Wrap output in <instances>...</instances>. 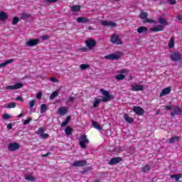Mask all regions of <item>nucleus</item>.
Returning a JSON list of instances; mask_svg holds the SVG:
<instances>
[{
  "instance_id": "nucleus-22",
  "label": "nucleus",
  "mask_w": 182,
  "mask_h": 182,
  "mask_svg": "<svg viewBox=\"0 0 182 182\" xmlns=\"http://www.w3.org/2000/svg\"><path fill=\"white\" fill-rule=\"evenodd\" d=\"M9 63H14V59H9L6 60L4 63H0V68H4L9 65Z\"/></svg>"
},
{
  "instance_id": "nucleus-42",
  "label": "nucleus",
  "mask_w": 182,
  "mask_h": 182,
  "mask_svg": "<svg viewBox=\"0 0 182 182\" xmlns=\"http://www.w3.org/2000/svg\"><path fill=\"white\" fill-rule=\"evenodd\" d=\"M45 133V129L42 127H39L36 134H40V136H42Z\"/></svg>"
},
{
  "instance_id": "nucleus-36",
  "label": "nucleus",
  "mask_w": 182,
  "mask_h": 182,
  "mask_svg": "<svg viewBox=\"0 0 182 182\" xmlns=\"http://www.w3.org/2000/svg\"><path fill=\"white\" fill-rule=\"evenodd\" d=\"M99 105H100V100L95 98V100L93 102L94 109H96V107H97V106H99Z\"/></svg>"
},
{
  "instance_id": "nucleus-7",
  "label": "nucleus",
  "mask_w": 182,
  "mask_h": 182,
  "mask_svg": "<svg viewBox=\"0 0 182 182\" xmlns=\"http://www.w3.org/2000/svg\"><path fill=\"white\" fill-rule=\"evenodd\" d=\"M21 145L18 143H11L9 144L8 149L9 151H15L20 149Z\"/></svg>"
},
{
  "instance_id": "nucleus-27",
  "label": "nucleus",
  "mask_w": 182,
  "mask_h": 182,
  "mask_svg": "<svg viewBox=\"0 0 182 182\" xmlns=\"http://www.w3.org/2000/svg\"><path fill=\"white\" fill-rule=\"evenodd\" d=\"M59 95V90H55L50 95V100H53L56 96Z\"/></svg>"
},
{
  "instance_id": "nucleus-37",
  "label": "nucleus",
  "mask_w": 182,
  "mask_h": 182,
  "mask_svg": "<svg viewBox=\"0 0 182 182\" xmlns=\"http://www.w3.org/2000/svg\"><path fill=\"white\" fill-rule=\"evenodd\" d=\"M124 77H126V76L123 74H118L115 76V79H117V80H123Z\"/></svg>"
},
{
  "instance_id": "nucleus-17",
  "label": "nucleus",
  "mask_w": 182,
  "mask_h": 182,
  "mask_svg": "<svg viewBox=\"0 0 182 182\" xmlns=\"http://www.w3.org/2000/svg\"><path fill=\"white\" fill-rule=\"evenodd\" d=\"M77 22L78 23H87V22H90V19L86 17H78L77 18Z\"/></svg>"
},
{
  "instance_id": "nucleus-35",
  "label": "nucleus",
  "mask_w": 182,
  "mask_h": 182,
  "mask_svg": "<svg viewBox=\"0 0 182 182\" xmlns=\"http://www.w3.org/2000/svg\"><path fill=\"white\" fill-rule=\"evenodd\" d=\"M173 112H175L176 114L181 115V109L178 107H175L173 108Z\"/></svg>"
},
{
  "instance_id": "nucleus-57",
  "label": "nucleus",
  "mask_w": 182,
  "mask_h": 182,
  "mask_svg": "<svg viewBox=\"0 0 182 182\" xmlns=\"http://www.w3.org/2000/svg\"><path fill=\"white\" fill-rule=\"evenodd\" d=\"M16 100H19L20 102H23V98H22L21 96L17 97Z\"/></svg>"
},
{
  "instance_id": "nucleus-26",
  "label": "nucleus",
  "mask_w": 182,
  "mask_h": 182,
  "mask_svg": "<svg viewBox=\"0 0 182 182\" xmlns=\"http://www.w3.org/2000/svg\"><path fill=\"white\" fill-rule=\"evenodd\" d=\"M148 29L147 27L145 26H141L137 28L138 33H143L144 32H147Z\"/></svg>"
},
{
  "instance_id": "nucleus-40",
  "label": "nucleus",
  "mask_w": 182,
  "mask_h": 182,
  "mask_svg": "<svg viewBox=\"0 0 182 182\" xmlns=\"http://www.w3.org/2000/svg\"><path fill=\"white\" fill-rule=\"evenodd\" d=\"M26 180H28V181H35L36 178L35 177L29 175H26L25 176Z\"/></svg>"
},
{
  "instance_id": "nucleus-9",
  "label": "nucleus",
  "mask_w": 182,
  "mask_h": 182,
  "mask_svg": "<svg viewBox=\"0 0 182 182\" xmlns=\"http://www.w3.org/2000/svg\"><path fill=\"white\" fill-rule=\"evenodd\" d=\"M133 112L138 116H141L144 114V109L140 106H134L133 107Z\"/></svg>"
},
{
  "instance_id": "nucleus-56",
  "label": "nucleus",
  "mask_w": 182,
  "mask_h": 182,
  "mask_svg": "<svg viewBox=\"0 0 182 182\" xmlns=\"http://www.w3.org/2000/svg\"><path fill=\"white\" fill-rule=\"evenodd\" d=\"M173 109V107L171 105H166V110H171Z\"/></svg>"
},
{
  "instance_id": "nucleus-21",
  "label": "nucleus",
  "mask_w": 182,
  "mask_h": 182,
  "mask_svg": "<svg viewBox=\"0 0 182 182\" xmlns=\"http://www.w3.org/2000/svg\"><path fill=\"white\" fill-rule=\"evenodd\" d=\"M176 141H180V136H173L169 139L170 144H173L176 143Z\"/></svg>"
},
{
  "instance_id": "nucleus-58",
  "label": "nucleus",
  "mask_w": 182,
  "mask_h": 182,
  "mask_svg": "<svg viewBox=\"0 0 182 182\" xmlns=\"http://www.w3.org/2000/svg\"><path fill=\"white\" fill-rule=\"evenodd\" d=\"M75 100V97H70L68 98V102H74Z\"/></svg>"
},
{
  "instance_id": "nucleus-15",
  "label": "nucleus",
  "mask_w": 182,
  "mask_h": 182,
  "mask_svg": "<svg viewBox=\"0 0 182 182\" xmlns=\"http://www.w3.org/2000/svg\"><path fill=\"white\" fill-rule=\"evenodd\" d=\"M86 46L89 48V49H93L95 46H96V41L93 39H90L89 41H85Z\"/></svg>"
},
{
  "instance_id": "nucleus-63",
  "label": "nucleus",
  "mask_w": 182,
  "mask_h": 182,
  "mask_svg": "<svg viewBox=\"0 0 182 182\" xmlns=\"http://www.w3.org/2000/svg\"><path fill=\"white\" fill-rule=\"evenodd\" d=\"M159 114H160V109H158V110H156V115L157 116V115H159Z\"/></svg>"
},
{
  "instance_id": "nucleus-47",
  "label": "nucleus",
  "mask_w": 182,
  "mask_h": 182,
  "mask_svg": "<svg viewBox=\"0 0 182 182\" xmlns=\"http://www.w3.org/2000/svg\"><path fill=\"white\" fill-rule=\"evenodd\" d=\"M50 80L51 82H53L54 83H58V82H59V80L56 79L55 77H51Z\"/></svg>"
},
{
  "instance_id": "nucleus-4",
  "label": "nucleus",
  "mask_w": 182,
  "mask_h": 182,
  "mask_svg": "<svg viewBox=\"0 0 182 182\" xmlns=\"http://www.w3.org/2000/svg\"><path fill=\"white\" fill-rule=\"evenodd\" d=\"M79 143L81 149H86V144H88L89 143V139H87V136L86 134L81 135Z\"/></svg>"
},
{
  "instance_id": "nucleus-8",
  "label": "nucleus",
  "mask_w": 182,
  "mask_h": 182,
  "mask_svg": "<svg viewBox=\"0 0 182 182\" xmlns=\"http://www.w3.org/2000/svg\"><path fill=\"white\" fill-rule=\"evenodd\" d=\"M87 161H86V160H82L74 161L73 166V167H85V166H87Z\"/></svg>"
},
{
  "instance_id": "nucleus-16",
  "label": "nucleus",
  "mask_w": 182,
  "mask_h": 182,
  "mask_svg": "<svg viewBox=\"0 0 182 182\" xmlns=\"http://www.w3.org/2000/svg\"><path fill=\"white\" fill-rule=\"evenodd\" d=\"M171 92V88L170 87H168L162 90L159 96L160 97H163V96H166V95H168Z\"/></svg>"
},
{
  "instance_id": "nucleus-3",
  "label": "nucleus",
  "mask_w": 182,
  "mask_h": 182,
  "mask_svg": "<svg viewBox=\"0 0 182 182\" xmlns=\"http://www.w3.org/2000/svg\"><path fill=\"white\" fill-rule=\"evenodd\" d=\"M110 42L114 45H123V41H122L116 33L112 34L110 38Z\"/></svg>"
},
{
  "instance_id": "nucleus-12",
  "label": "nucleus",
  "mask_w": 182,
  "mask_h": 182,
  "mask_svg": "<svg viewBox=\"0 0 182 182\" xmlns=\"http://www.w3.org/2000/svg\"><path fill=\"white\" fill-rule=\"evenodd\" d=\"M101 25L103 26H110L111 28H116L117 24L113 21H102Z\"/></svg>"
},
{
  "instance_id": "nucleus-43",
  "label": "nucleus",
  "mask_w": 182,
  "mask_h": 182,
  "mask_svg": "<svg viewBox=\"0 0 182 182\" xmlns=\"http://www.w3.org/2000/svg\"><path fill=\"white\" fill-rule=\"evenodd\" d=\"M145 23H154L156 21L153 19L150 18H146V20L144 21Z\"/></svg>"
},
{
  "instance_id": "nucleus-41",
  "label": "nucleus",
  "mask_w": 182,
  "mask_h": 182,
  "mask_svg": "<svg viewBox=\"0 0 182 182\" xmlns=\"http://www.w3.org/2000/svg\"><path fill=\"white\" fill-rule=\"evenodd\" d=\"M90 67V65H89V64H82L80 65L81 70H86V69Z\"/></svg>"
},
{
  "instance_id": "nucleus-14",
  "label": "nucleus",
  "mask_w": 182,
  "mask_h": 182,
  "mask_svg": "<svg viewBox=\"0 0 182 182\" xmlns=\"http://www.w3.org/2000/svg\"><path fill=\"white\" fill-rule=\"evenodd\" d=\"M164 30V26L162 25H158L155 27H152L150 28L151 32H161V31Z\"/></svg>"
},
{
  "instance_id": "nucleus-5",
  "label": "nucleus",
  "mask_w": 182,
  "mask_h": 182,
  "mask_svg": "<svg viewBox=\"0 0 182 182\" xmlns=\"http://www.w3.org/2000/svg\"><path fill=\"white\" fill-rule=\"evenodd\" d=\"M182 54L179 52L175 51L171 53L170 58L173 62H178L181 59Z\"/></svg>"
},
{
  "instance_id": "nucleus-31",
  "label": "nucleus",
  "mask_w": 182,
  "mask_h": 182,
  "mask_svg": "<svg viewBox=\"0 0 182 182\" xmlns=\"http://www.w3.org/2000/svg\"><path fill=\"white\" fill-rule=\"evenodd\" d=\"M169 49H173L174 48V37H171L169 43L168 44Z\"/></svg>"
},
{
  "instance_id": "nucleus-49",
  "label": "nucleus",
  "mask_w": 182,
  "mask_h": 182,
  "mask_svg": "<svg viewBox=\"0 0 182 182\" xmlns=\"http://www.w3.org/2000/svg\"><path fill=\"white\" fill-rule=\"evenodd\" d=\"M42 139H48L49 138V135L48 134H43L42 135H41Z\"/></svg>"
},
{
  "instance_id": "nucleus-19",
  "label": "nucleus",
  "mask_w": 182,
  "mask_h": 182,
  "mask_svg": "<svg viewBox=\"0 0 182 182\" xmlns=\"http://www.w3.org/2000/svg\"><path fill=\"white\" fill-rule=\"evenodd\" d=\"M124 119L127 123H133L134 122V119L129 115V114H124Z\"/></svg>"
},
{
  "instance_id": "nucleus-50",
  "label": "nucleus",
  "mask_w": 182,
  "mask_h": 182,
  "mask_svg": "<svg viewBox=\"0 0 182 182\" xmlns=\"http://www.w3.org/2000/svg\"><path fill=\"white\" fill-rule=\"evenodd\" d=\"M42 41H46V39H49V36L48 35H44L41 36Z\"/></svg>"
},
{
  "instance_id": "nucleus-29",
  "label": "nucleus",
  "mask_w": 182,
  "mask_h": 182,
  "mask_svg": "<svg viewBox=\"0 0 182 182\" xmlns=\"http://www.w3.org/2000/svg\"><path fill=\"white\" fill-rule=\"evenodd\" d=\"M48 110V105L46 104H43L41 105V109H40V113L43 114L45 113Z\"/></svg>"
},
{
  "instance_id": "nucleus-48",
  "label": "nucleus",
  "mask_w": 182,
  "mask_h": 182,
  "mask_svg": "<svg viewBox=\"0 0 182 182\" xmlns=\"http://www.w3.org/2000/svg\"><path fill=\"white\" fill-rule=\"evenodd\" d=\"M167 2H168L170 5H176V0H167Z\"/></svg>"
},
{
  "instance_id": "nucleus-10",
  "label": "nucleus",
  "mask_w": 182,
  "mask_h": 182,
  "mask_svg": "<svg viewBox=\"0 0 182 182\" xmlns=\"http://www.w3.org/2000/svg\"><path fill=\"white\" fill-rule=\"evenodd\" d=\"M122 160L123 159L121 157H114L110 159L108 164H109L110 166H114L116 164H119V163H120V161H122Z\"/></svg>"
},
{
  "instance_id": "nucleus-51",
  "label": "nucleus",
  "mask_w": 182,
  "mask_h": 182,
  "mask_svg": "<svg viewBox=\"0 0 182 182\" xmlns=\"http://www.w3.org/2000/svg\"><path fill=\"white\" fill-rule=\"evenodd\" d=\"M42 98V92H39L36 95V99H41Z\"/></svg>"
},
{
  "instance_id": "nucleus-33",
  "label": "nucleus",
  "mask_w": 182,
  "mask_h": 182,
  "mask_svg": "<svg viewBox=\"0 0 182 182\" xmlns=\"http://www.w3.org/2000/svg\"><path fill=\"white\" fill-rule=\"evenodd\" d=\"M21 19H23V20H25V19H29V18H31V14H26V13H23V14H21Z\"/></svg>"
},
{
  "instance_id": "nucleus-23",
  "label": "nucleus",
  "mask_w": 182,
  "mask_h": 182,
  "mask_svg": "<svg viewBox=\"0 0 182 182\" xmlns=\"http://www.w3.org/2000/svg\"><path fill=\"white\" fill-rule=\"evenodd\" d=\"M150 165H145L141 168L142 173H149L151 170Z\"/></svg>"
},
{
  "instance_id": "nucleus-54",
  "label": "nucleus",
  "mask_w": 182,
  "mask_h": 182,
  "mask_svg": "<svg viewBox=\"0 0 182 182\" xmlns=\"http://www.w3.org/2000/svg\"><path fill=\"white\" fill-rule=\"evenodd\" d=\"M50 154H52V153L48 152L46 153V154L41 155V157H48V156H50Z\"/></svg>"
},
{
  "instance_id": "nucleus-46",
  "label": "nucleus",
  "mask_w": 182,
  "mask_h": 182,
  "mask_svg": "<svg viewBox=\"0 0 182 182\" xmlns=\"http://www.w3.org/2000/svg\"><path fill=\"white\" fill-rule=\"evenodd\" d=\"M30 122H32V118H28L27 119H26L23 122V124L26 125V124H29Z\"/></svg>"
},
{
  "instance_id": "nucleus-39",
  "label": "nucleus",
  "mask_w": 182,
  "mask_h": 182,
  "mask_svg": "<svg viewBox=\"0 0 182 182\" xmlns=\"http://www.w3.org/2000/svg\"><path fill=\"white\" fill-rule=\"evenodd\" d=\"M65 132L67 136H70V134H72V128L67 127V128L65 129Z\"/></svg>"
},
{
  "instance_id": "nucleus-13",
  "label": "nucleus",
  "mask_w": 182,
  "mask_h": 182,
  "mask_svg": "<svg viewBox=\"0 0 182 182\" xmlns=\"http://www.w3.org/2000/svg\"><path fill=\"white\" fill-rule=\"evenodd\" d=\"M132 92H143L144 90V85H135L132 87Z\"/></svg>"
},
{
  "instance_id": "nucleus-2",
  "label": "nucleus",
  "mask_w": 182,
  "mask_h": 182,
  "mask_svg": "<svg viewBox=\"0 0 182 182\" xmlns=\"http://www.w3.org/2000/svg\"><path fill=\"white\" fill-rule=\"evenodd\" d=\"M122 56H123V53L121 51H117L116 53L105 55V59H107V60H119Z\"/></svg>"
},
{
  "instance_id": "nucleus-38",
  "label": "nucleus",
  "mask_w": 182,
  "mask_h": 182,
  "mask_svg": "<svg viewBox=\"0 0 182 182\" xmlns=\"http://www.w3.org/2000/svg\"><path fill=\"white\" fill-rule=\"evenodd\" d=\"M36 105V100H32L29 102V109H33V107Z\"/></svg>"
},
{
  "instance_id": "nucleus-61",
  "label": "nucleus",
  "mask_w": 182,
  "mask_h": 182,
  "mask_svg": "<svg viewBox=\"0 0 182 182\" xmlns=\"http://www.w3.org/2000/svg\"><path fill=\"white\" fill-rule=\"evenodd\" d=\"M178 21H182V14L178 15Z\"/></svg>"
},
{
  "instance_id": "nucleus-28",
  "label": "nucleus",
  "mask_w": 182,
  "mask_h": 182,
  "mask_svg": "<svg viewBox=\"0 0 182 182\" xmlns=\"http://www.w3.org/2000/svg\"><path fill=\"white\" fill-rule=\"evenodd\" d=\"M147 16H149L147 12L141 11L139 14V18H141V19H147Z\"/></svg>"
},
{
  "instance_id": "nucleus-30",
  "label": "nucleus",
  "mask_w": 182,
  "mask_h": 182,
  "mask_svg": "<svg viewBox=\"0 0 182 182\" xmlns=\"http://www.w3.org/2000/svg\"><path fill=\"white\" fill-rule=\"evenodd\" d=\"M80 11V6L75 5L71 6V11L72 12H79Z\"/></svg>"
},
{
  "instance_id": "nucleus-1",
  "label": "nucleus",
  "mask_w": 182,
  "mask_h": 182,
  "mask_svg": "<svg viewBox=\"0 0 182 182\" xmlns=\"http://www.w3.org/2000/svg\"><path fill=\"white\" fill-rule=\"evenodd\" d=\"M100 92L101 95H103L100 97L103 103H107L109 100H113L114 99V97L112 95H110V92L105 89H100Z\"/></svg>"
},
{
  "instance_id": "nucleus-24",
  "label": "nucleus",
  "mask_w": 182,
  "mask_h": 182,
  "mask_svg": "<svg viewBox=\"0 0 182 182\" xmlns=\"http://www.w3.org/2000/svg\"><path fill=\"white\" fill-rule=\"evenodd\" d=\"M159 23L162 25V26H166L167 25H168V23H167V21H166V19L163 18H159L158 19Z\"/></svg>"
},
{
  "instance_id": "nucleus-18",
  "label": "nucleus",
  "mask_w": 182,
  "mask_h": 182,
  "mask_svg": "<svg viewBox=\"0 0 182 182\" xmlns=\"http://www.w3.org/2000/svg\"><path fill=\"white\" fill-rule=\"evenodd\" d=\"M58 114L60 116H65L68 114V108L66 107H61L58 109Z\"/></svg>"
},
{
  "instance_id": "nucleus-55",
  "label": "nucleus",
  "mask_w": 182,
  "mask_h": 182,
  "mask_svg": "<svg viewBox=\"0 0 182 182\" xmlns=\"http://www.w3.org/2000/svg\"><path fill=\"white\" fill-rule=\"evenodd\" d=\"M67 124H69L67 123L65 121H64L61 123V127H65V126H67Z\"/></svg>"
},
{
  "instance_id": "nucleus-52",
  "label": "nucleus",
  "mask_w": 182,
  "mask_h": 182,
  "mask_svg": "<svg viewBox=\"0 0 182 182\" xmlns=\"http://www.w3.org/2000/svg\"><path fill=\"white\" fill-rule=\"evenodd\" d=\"M46 1L48 4H54V2H57L58 0H46Z\"/></svg>"
},
{
  "instance_id": "nucleus-62",
  "label": "nucleus",
  "mask_w": 182,
  "mask_h": 182,
  "mask_svg": "<svg viewBox=\"0 0 182 182\" xmlns=\"http://www.w3.org/2000/svg\"><path fill=\"white\" fill-rule=\"evenodd\" d=\"M171 117H174V116H176L175 112H171Z\"/></svg>"
},
{
  "instance_id": "nucleus-45",
  "label": "nucleus",
  "mask_w": 182,
  "mask_h": 182,
  "mask_svg": "<svg viewBox=\"0 0 182 182\" xmlns=\"http://www.w3.org/2000/svg\"><path fill=\"white\" fill-rule=\"evenodd\" d=\"M11 115H9L8 114H3V119L4 120H8V119H11Z\"/></svg>"
},
{
  "instance_id": "nucleus-32",
  "label": "nucleus",
  "mask_w": 182,
  "mask_h": 182,
  "mask_svg": "<svg viewBox=\"0 0 182 182\" xmlns=\"http://www.w3.org/2000/svg\"><path fill=\"white\" fill-rule=\"evenodd\" d=\"M181 177H182L181 174L171 175V178H175L176 181H178V180H180Z\"/></svg>"
},
{
  "instance_id": "nucleus-20",
  "label": "nucleus",
  "mask_w": 182,
  "mask_h": 182,
  "mask_svg": "<svg viewBox=\"0 0 182 182\" xmlns=\"http://www.w3.org/2000/svg\"><path fill=\"white\" fill-rule=\"evenodd\" d=\"M8 19V14L4 11H0V21L5 22Z\"/></svg>"
},
{
  "instance_id": "nucleus-53",
  "label": "nucleus",
  "mask_w": 182,
  "mask_h": 182,
  "mask_svg": "<svg viewBox=\"0 0 182 182\" xmlns=\"http://www.w3.org/2000/svg\"><path fill=\"white\" fill-rule=\"evenodd\" d=\"M71 119H72V117L70 116H68L66 117L65 122L69 124V122H70Z\"/></svg>"
},
{
  "instance_id": "nucleus-11",
  "label": "nucleus",
  "mask_w": 182,
  "mask_h": 182,
  "mask_svg": "<svg viewBox=\"0 0 182 182\" xmlns=\"http://www.w3.org/2000/svg\"><path fill=\"white\" fill-rule=\"evenodd\" d=\"M39 43V39H31L26 42V46L32 48Z\"/></svg>"
},
{
  "instance_id": "nucleus-60",
  "label": "nucleus",
  "mask_w": 182,
  "mask_h": 182,
  "mask_svg": "<svg viewBox=\"0 0 182 182\" xmlns=\"http://www.w3.org/2000/svg\"><path fill=\"white\" fill-rule=\"evenodd\" d=\"M7 129H9V130H11V129H12V124H9L7 125Z\"/></svg>"
},
{
  "instance_id": "nucleus-44",
  "label": "nucleus",
  "mask_w": 182,
  "mask_h": 182,
  "mask_svg": "<svg viewBox=\"0 0 182 182\" xmlns=\"http://www.w3.org/2000/svg\"><path fill=\"white\" fill-rule=\"evenodd\" d=\"M18 22H19V18L14 17L13 18V22H12L13 25H16L18 23Z\"/></svg>"
},
{
  "instance_id": "nucleus-59",
  "label": "nucleus",
  "mask_w": 182,
  "mask_h": 182,
  "mask_svg": "<svg viewBox=\"0 0 182 182\" xmlns=\"http://www.w3.org/2000/svg\"><path fill=\"white\" fill-rule=\"evenodd\" d=\"M90 170H92V169L90 168V167H87V169H85V170L82 171V173H86V172H87V171H90Z\"/></svg>"
},
{
  "instance_id": "nucleus-25",
  "label": "nucleus",
  "mask_w": 182,
  "mask_h": 182,
  "mask_svg": "<svg viewBox=\"0 0 182 182\" xmlns=\"http://www.w3.org/2000/svg\"><path fill=\"white\" fill-rule=\"evenodd\" d=\"M92 127L97 130H102V127L96 121H92Z\"/></svg>"
},
{
  "instance_id": "nucleus-6",
  "label": "nucleus",
  "mask_w": 182,
  "mask_h": 182,
  "mask_svg": "<svg viewBox=\"0 0 182 182\" xmlns=\"http://www.w3.org/2000/svg\"><path fill=\"white\" fill-rule=\"evenodd\" d=\"M21 87H23V84L21 82H17L14 85H8L6 89L7 90H16L18 89H21Z\"/></svg>"
},
{
  "instance_id": "nucleus-64",
  "label": "nucleus",
  "mask_w": 182,
  "mask_h": 182,
  "mask_svg": "<svg viewBox=\"0 0 182 182\" xmlns=\"http://www.w3.org/2000/svg\"><path fill=\"white\" fill-rule=\"evenodd\" d=\"M93 182H100V179L94 180Z\"/></svg>"
},
{
  "instance_id": "nucleus-34",
  "label": "nucleus",
  "mask_w": 182,
  "mask_h": 182,
  "mask_svg": "<svg viewBox=\"0 0 182 182\" xmlns=\"http://www.w3.org/2000/svg\"><path fill=\"white\" fill-rule=\"evenodd\" d=\"M14 107H16V104L11 102L6 107V109H14Z\"/></svg>"
}]
</instances>
